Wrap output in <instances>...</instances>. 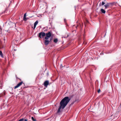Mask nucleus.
I'll return each mask as SVG.
<instances>
[{"instance_id": "obj_1", "label": "nucleus", "mask_w": 121, "mask_h": 121, "mask_svg": "<svg viewBox=\"0 0 121 121\" xmlns=\"http://www.w3.org/2000/svg\"><path fill=\"white\" fill-rule=\"evenodd\" d=\"M70 100V99L68 96L65 97L63 98L60 102V106L57 110V112H60L61 109H64Z\"/></svg>"}, {"instance_id": "obj_2", "label": "nucleus", "mask_w": 121, "mask_h": 121, "mask_svg": "<svg viewBox=\"0 0 121 121\" xmlns=\"http://www.w3.org/2000/svg\"><path fill=\"white\" fill-rule=\"evenodd\" d=\"M46 36L45 37V39L47 40L49 39L52 35L51 33L50 32H49L48 33H47L46 34Z\"/></svg>"}, {"instance_id": "obj_3", "label": "nucleus", "mask_w": 121, "mask_h": 121, "mask_svg": "<svg viewBox=\"0 0 121 121\" xmlns=\"http://www.w3.org/2000/svg\"><path fill=\"white\" fill-rule=\"evenodd\" d=\"M46 35V34L44 32H41L39 34V37L40 38H43Z\"/></svg>"}, {"instance_id": "obj_4", "label": "nucleus", "mask_w": 121, "mask_h": 121, "mask_svg": "<svg viewBox=\"0 0 121 121\" xmlns=\"http://www.w3.org/2000/svg\"><path fill=\"white\" fill-rule=\"evenodd\" d=\"M23 83V82L22 81L18 83L17 85L15 86L14 87V89H15L17 88H18L20 86H21Z\"/></svg>"}, {"instance_id": "obj_5", "label": "nucleus", "mask_w": 121, "mask_h": 121, "mask_svg": "<svg viewBox=\"0 0 121 121\" xmlns=\"http://www.w3.org/2000/svg\"><path fill=\"white\" fill-rule=\"evenodd\" d=\"M52 38L50 39V40H45L44 41V44L45 45H47L49 43L50 41L51 40Z\"/></svg>"}, {"instance_id": "obj_6", "label": "nucleus", "mask_w": 121, "mask_h": 121, "mask_svg": "<svg viewBox=\"0 0 121 121\" xmlns=\"http://www.w3.org/2000/svg\"><path fill=\"white\" fill-rule=\"evenodd\" d=\"M49 84V82L48 80L45 81L44 83V86L46 87H47Z\"/></svg>"}, {"instance_id": "obj_7", "label": "nucleus", "mask_w": 121, "mask_h": 121, "mask_svg": "<svg viewBox=\"0 0 121 121\" xmlns=\"http://www.w3.org/2000/svg\"><path fill=\"white\" fill-rule=\"evenodd\" d=\"M9 24H10V26L9 27H13V26H12V25H13V26H15L16 25L14 23L10 22L9 23Z\"/></svg>"}, {"instance_id": "obj_8", "label": "nucleus", "mask_w": 121, "mask_h": 121, "mask_svg": "<svg viewBox=\"0 0 121 121\" xmlns=\"http://www.w3.org/2000/svg\"><path fill=\"white\" fill-rule=\"evenodd\" d=\"M38 21H36L34 24V29L36 27V25L38 24Z\"/></svg>"}, {"instance_id": "obj_9", "label": "nucleus", "mask_w": 121, "mask_h": 121, "mask_svg": "<svg viewBox=\"0 0 121 121\" xmlns=\"http://www.w3.org/2000/svg\"><path fill=\"white\" fill-rule=\"evenodd\" d=\"M26 13L25 14H24L23 18V20L25 21H26L27 20V19L26 18Z\"/></svg>"}, {"instance_id": "obj_10", "label": "nucleus", "mask_w": 121, "mask_h": 121, "mask_svg": "<svg viewBox=\"0 0 121 121\" xmlns=\"http://www.w3.org/2000/svg\"><path fill=\"white\" fill-rule=\"evenodd\" d=\"M109 6V4L108 3L106 4L105 5H104V6L105 7V9H107L108 7Z\"/></svg>"}, {"instance_id": "obj_11", "label": "nucleus", "mask_w": 121, "mask_h": 121, "mask_svg": "<svg viewBox=\"0 0 121 121\" xmlns=\"http://www.w3.org/2000/svg\"><path fill=\"white\" fill-rule=\"evenodd\" d=\"M101 11L102 13L104 14L106 12V11L105 10L103 9H101Z\"/></svg>"}, {"instance_id": "obj_12", "label": "nucleus", "mask_w": 121, "mask_h": 121, "mask_svg": "<svg viewBox=\"0 0 121 121\" xmlns=\"http://www.w3.org/2000/svg\"><path fill=\"white\" fill-rule=\"evenodd\" d=\"M0 56L2 58L3 57V53H2V51H0Z\"/></svg>"}, {"instance_id": "obj_13", "label": "nucleus", "mask_w": 121, "mask_h": 121, "mask_svg": "<svg viewBox=\"0 0 121 121\" xmlns=\"http://www.w3.org/2000/svg\"><path fill=\"white\" fill-rule=\"evenodd\" d=\"M58 41V39H54V43H56Z\"/></svg>"}, {"instance_id": "obj_14", "label": "nucleus", "mask_w": 121, "mask_h": 121, "mask_svg": "<svg viewBox=\"0 0 121 121\" xmlns=\"http://www.w3.org/2000/svg\"><path fill=\"white\" fill-rule=\"evenodd\" d=\"M31 119L33 121H36V119L34 118L33 117H31Z\"/></svg>"}, {"instance_id": "obj_15", "label": "nucleus", "mask_w": 121, "mask_h": 121, "mask_svg": "<svg viewBox=\"0 0 121 121\" xmlns=\"http://www.w3.org/2000/svg\"><path fill=\"white\" fill-rule=\"evenodd\" d=\"M24 119L23 118L20 119L18 121H24Z\"/></svg>"}, {"instance_id": "obj_16", "label": "nucleus", "mask_w": 121, "mask_h": 121, "mask_svg": "<svg viewBox=\"0 0 121 121\" xmlns=\"http://www.w3.org/2000/svg\"><path fill=\"white\" fill-rule=\"evenodd\" d=\"M6 39V37H4L3 39H4V43H5V41Z\"/></svg>"}, {"instance_id": "obj_17", "label": "nucleus", "mask_w": 121, "mask_h": 121, "mask_svg": "<svg viewBox=\"0 0 121 121\" xmlns=\"http://www.w3.org/2000/svg\"><path fill=\"white\" fill-rule=\"evenodd\" d=\"M27 28L28 29V31H30V28L29 27L27 26Z\"/></svg>"}, {"instance_id": "obj_18", "label": "nucleus", "mask_w": 121, "mask_h": 121, "mask_svg": "<svg viewBox=\"0 0 121 121\" xmlns=\"http://www.w3.org/2000/svg\"><path fill=\"white\" fill-rule=\"evenodd\" d=\"M105 4V3L103 1L101 5H103Z\"/></svg>"}, {"instance_id": "obj_19", "label": "nucleus", "mask_w": 121, "mask_h": 121, "mask_svg": "<svg viewBox=\"0 0 121 121\" xmlns=\"http://www.w3.org/2000/svg\"><path fill=\"white\" fill-rule=\"evenodd\" d=\"M68 36V35H67V37H65V36H64H64H63V37H62V38H67V37Z\"/></svg>"}, {"instance_id": "obj_20", "label": "nucleus", "mask_w": 121, "mask_h": 121, "mask_svg": "<svg viewBox=\"0 0 121 121\" xmlns=\"http://www.w3.org/2000/svg\"><path fill=\"white\" fill-rule=\"evenodd\" d=\"M100 89H99L98 91V93H99L100 92Z\"/></svg>"}, {"instance_id": "obj_21", "label": "nucleus", "mask_w": 121, "mask_h": 121, "mask_svg": "<svg viewBox=\"0 0 121 121\" xmlns=\"http://www.w3.org/2000/svg\"><path fill=\"white\" fill-rule=\"evenodd\" d=\"M24 121H27V119H24Z\"/></svg>"}, {"instance_id": "obj_22", "label": "nucleus", "mask_w": 121, "mask_h": 121, "mask_svg": "<svg viewBox=\"0 0 121 121\" xmlns=\"http://www.w3.org/2000/svg\"><path fill=\"white\" fill-rule=\"evenodd\" d=\"M65 19H64V21H65Z\"/></svg>"}, {"instance_id": "obj_23", "label": "nucleus", "mask_w": 121, "mask_h": 121, "mask_svg": "<svg viewBox=\"0 0 121 121\" xmlns=\"http://www.w3.org/2000/svg\"><path fill=\"white\" fill-rule=\"evenodd\" d=\"M7 23V22H6V23H5V24H6Z\"/></svg>"}]
</instances>
